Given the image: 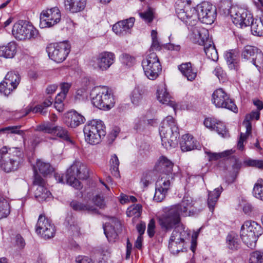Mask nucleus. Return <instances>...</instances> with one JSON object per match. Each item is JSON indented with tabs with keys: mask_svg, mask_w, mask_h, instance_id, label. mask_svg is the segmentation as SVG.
<instances>
[{
	"mask_svg": "<svg viewBox=\"0 0 263 263\" xmlns=\"http://www.w3.org/2000/svg\"><path fill=\"white\" fill-rule=\"evenodd\" d=\"M258 51V49L254 46H246L242 51V58L246 60L250 61L252 63Z\"/></svg>",
	"mask_w": 263,
	"mask_h": 263,
	"instance_id": "obj_39",
	"label": "nucleus"
},
{
	"mask_svg": "<svg viewBox=\"0 0 263 263\" xmlns=\"http://www.w3.org/2000/svg\"><path fill=\"white\" fill-rule=\"evenodd\" d=\"M103 229L104 234L108 240L111 241L117 238L118 236L117 232L110 223H106L103 226Z\"/></svg>",
	"mask_w": 263,
	"mask_h": 263,
	"instance_id": "obj_43",
	"label": "nucleus"
},
{
	"mask_svg": "<svg viewBox=\"0 0 263 263\" xmlns=\"http://www.w3.org/2000/svg\"><path fill=\"white\" fill-rule=\"evenodd\" d=\"M115 55L114 53L104 51L100 53L97 59V66L99 69L104 71L108 69L114 63Z\"/></svg>",
	"mask_w": 263,
	"mask_h": 263,
	"instance_id": "obj_20",
	"label": "nucleus"
},
{
	"mask_svg": "<svg viewBox=\"0 0 263 263\" xmlns=\"http://www.w3.org/2000/svg\"><path fill=\"white\" fill-rule=\"evenodd\" d=\"M92 201L95 204L101 209L104 208L105 206L104 198L100 195H97L92 199Z\"/></svg>",
	"mask_w": 263,
	"mask_h": 263,
	"instance_id": "obj_59",
	"label": "nucleus"
},
{
	"mask_svg": "<svg viewBox=\"0 0 263 263\" xmlns=\"http://www.w3.org/2000/svg\"><path fill=\"white\" fill-rule=\"evenodd\" d=\"M140 16L148 23L151 22L153 20V14L151 10L144 13H140Z\"/></svg>",
	"mask_w": 263,
	"mask_h": 263,
	"instance_id": "obj_62",
	"label": "nucleus"
},
{
	"mask_svg": "<svg viewBox=\"0 0 263 263\" xmlns=\"http://www.w3.org/2000/svg\"><path fill=\"white\" fill-rule=\"evenodd\" d=\"M231 16L233 23L240 28L249 26L252 14L248 10L239 7H233L230 10Z\"/></svg>",
	"mask_w": 263,
	"mask_h": 263,
	"instance_id": "obj_15",
	"label": "nucleus"
},
{
	"mask_svg": "<svg viewBox=\"0 0 263 263\" xmlns=\"http://www.w3.org/2000/svg\"><path fill=\"white\" fill-rule=\"evenodd\" d=\"M215 124L213 130H215L219 135L223 138H227L230 136L229 132L223 123L217 120Z\"/></svg>",
	"mask_w": 263,
	"mask_h": 263,
	"instance_id": "obj_46",
	"label": "nucleus"
},
{
	"mask_svg": "<svg viewBox=\"0 0 263 263\" xmlns=\"http://www.w3.org/2000/svg\"><path fill=\"white\" fill-rule=\"evenodd\" d=\"M185 235V232L183 231L182 232H179V229H176L174 230L173 231L172 235L170 237V240L172 242L174 241H182L184 244L185 239L184 236Z\"/></svg>",
	"mask_w": 263,
	"mask_h": 263,
	"instance_id": "obj_47",
	"label": "nucleus"
},
{
	"mask_svg": "<svg viewBox=\"0 0 263 263\" xmlns=\"http://www.w3.org/2000/svg\"><path fill=\"white\" fill-rule=\"evenodd\" d=\"M12 86L9 84L6 83V80H4L0 83V92L3 93L5 96H8L10 95L15 88H12Z\"/></svg>",
	"mask_w": 263,
	"mask_h": 263,
	"instance_id": "obj_51",
	"label": "nucleus"
},
{
	"mask_svg": "<svg viewBox=\"0 0 263 263\" xmlns=\"http://www.w3.org/2000/svg\"><path fill=\"white\" fill-rule=\"evenodd\" d=\"M252 63L257 67H263V53L260 51L256 53Z\"/></svg>",
	"mask_w": 263,
	"mask_h": 263,
	"instance_id": "obj_56",
	"label": "nucleus"
},
{
	"mask_svg": "<svg viewBox=\"0 0 263 263\" xmlns=\"http://www.w3.org/2000/svg\"><path fill=\"white\" fill-rule=\"evenodd\" d=\"M36 130L55 135L63 140L73 143L69 132L66 128L61 126H54L52 123L47 122L37 126Z\"/></svg>",
	"mask_w": 263,
	"mask_h": 263,
	"instance_id": "obj_12",
	"label": "nucleus"
},
{
	"mask_svg": "<svg viewBox=\"0 0 263 263\" xmlns=\"http://www.w3.org/2000/svg\"><path fill=\"white\" fill-rule=\"evenodd\" d=\"M157 32L156 30H153L151 32V36L152 39V48L155 49H160V46L159 42L157 39Z\"/></svg>",
	"mask_w": 263,
	"mask_h": 263,
	"instance_id": "obj_58",
	"label": "nucleus"
},
{
	"mask_svg": "<svg viewBox=\"0 0 263 263\" xmlns=\"http://www.w3.org/2000/svg\"><path fill=\"white\" fill-rule=\"evenodd\" d=\"M34 196L35 198L39 201L42 202L46 200L49 198L51 194L45 186H39L35 187L34 191Z\"/></svg>",
	"mask_w": 263,
	"mask_h": 263,
	"instance_id": "obj_36",
	"label": "nucleus"
},
{
	"mask_svg": "<svg viewBox=\"0 0 263 263\" xmlns=\"http://www.w3.org/2000/svg\"><path fill=\"white\" fill-rule=\"evenodd\" d=\"M61 19V13L58 7H53L43 11L40 16V26L42 27H50L57 24Z\"/></svg>",
	"mask_w": 263,
	"mask_h": 263,
	"instance_id": "obj_17",
	"label": "nucleus"
},
{
	"mask_svg": "<svg viewBox=\"0 0 263 263\" xmlns=\"http://www.w3.org/2000/svg\"><path fill=\"white\" fill-rule=\"evenodd\" d=\"M178 69L189 81H192L196 77V72L193 71L192 64L190 62L182 63L178 66Z\"/></svg>",
	"mask_w": 263,
	"mask_h": 263,
	"instance_id": "obj_28",
	"label": "nucleus"
},
{
	"mask_svg": "<svg viewBox=\"0 0 263 263\" xmlns=\"http://www.w3.org/2000/svg\"><path fill=\"white\" fill-rule=\"evenodd\" d=\"M33 185L34 187H36L39 186H45L46 181L37 174V172H34Z\"/></svg>",
	"mask_w": 263,
	"mask_h": 263,
	"instance_id": "obj_55",
	"label": "nucleus"
},
{
	"mask_svg": "<svg viewBox=\"0 0 263 263\" xmlns=\"http://www.w3.org/2000/svg\"><path fill=\"white\" fill-rule=\"evenodd\" d=\"M212 101L217 107L224 108L234 112L238 111L234 101L222 88L217 89L214 91Z\"/></svg>",
	"mask_w": 263,
	"mask_h": 263,
	"instance_id": "obj_13",
	"label": "nucleus"
},
{
	"mask_svg": "<svg viewBox=\"0 0 263 263\" xmlns=\"http://www.w3.org/2000/svg\"><path fill=\"white\" fill-rule=\"evenodd\" d=\"M205 153L208 156L209 161L218 160L221 158H226L233 153L232 149L225 151L221 153H212L208 149L205 150Z\"/></svg>",
	"mask_w": 263,
	"mask_h": 263,
	"instance_id": "obj_38",
	"label": "nucleus"
},
{
	"mask_svg": "<svg viewBox=\"0 0 263 263\" xmlns=\"http://www.w3.org/2000/svg\"><path fill=\"white\" fill-rule=\"evenodd\" d=\"M222 190V187L220 186L215 189L213 191L209 192L208 205L212 212H213L214 210L215 205Z\"/></svg>",
	"mask_w": 263,
	"mask_h": 263,
	"instance_id": "obj_29",
	"label": "nucleus"
},
{
	"mask_svg": "<svg viewBox=\"0 0 263 263\" xmlns=\"http://www.w3.org/2000/svg\"><path fill=\"white\" fill-rule=\"evenodd\" d=\"M84 117L75 110L70 111L67 114L65 123L72 128H76L83 123Z\"/></svg>",
	"mask_w": 263,
	"mask_h": 263,
	"instance_id": "obj_24",
	"label": "nucleus"
},
{
	"mask_svg": "<svg viewBox=\"0 0 263 263\" xmlns=\"http://www.w3.org/2000/svg\"><path fill=\"white\" fill-rule=\"evenodd\" d=\"M263 233L261 226L254 221H247L241 226L240 237L248 247H255L257 238Z\"/></svg>",
	"mask_w": 263,
	"mask_h": 263,
	"instance_id": "obj_5",
	"label": "nucleus"
},
{
	"mask_svg": "<svg viewBox=\"0 0 263 263\" xmlns=\"http://www.w3.org/2000/svg\"><path fill=\"white\" fill-rule=\"evenodd\" d=\"M12 32L14 36L19 40L34 39L38 35V31L32 24L23 20L14 24Z\"/></svg>",
	"mask_w": 263,
	"mask_h": 263,
	"instance_id": "obj_9",
	"label": "nucleus"
},
{
	"mask_svg": "<svg viewBox=\"0 0 263 263\" xmlns=\"http://www.w3.org/2000/svg\"><path fill=\"white\" fill-rule=\"evenodd\" d=\"M17 45L14 42H11L5 46H2V57L12 58L16 53Z\"/></svg>",
	"mask_w": 263,
	"mask_h": 263,
	"instance_id": "obj_31",
	"label": "nucleus"
},
{
	"mask_svg": "<svg viewBox=\"0 0 263 263\" xmlns=\"http://www.w3.org/2000/svg\"><path fill=\"white\" fill-rule=\"evenodd\" d=\"M70 45L67 42H62L49 45L46 51L51 60L61 63L65 60L70 51Z\"/></svg>",
	"mask_w": 263,
	"mask_h": 263,
	"instance_id": "obj_10",
	"label": "nucleus"
},
{
	"mask_svg": "<svg viewBox=\"0 0 263 263\" xmlns=\"http://www.w3.org/2000/svg\"><path fill=\"white\" fill-rule=\"evenodd\" d=\"M251 31L253 35L263 36V19H256L254 21L253 17L250 22Z\"/></svg>",
	"mask_w": 263,
	"mask_h": 263,
	"instance_id": "obj_33",
	"label": "nucleus"
},
{
	"mask_svg": "<svg viewBox=\"0 0 263 263\" xmlns=\"http://www.w3.org/2000/svg\"><path fill=\"white\" fill-rule=\"evenodd\" d=\"M35 231L45 239L51 238L55 234L54 226L51 223V220L42 214L39 216Z\"/></svg>",
	"mask_w": 263,
	"mask_h": 263,
	"instance_id": "obj_16",
	"label": "nucleus"
},
{
	"mask_svg": "<svg viewBox=\"0 0 263 263\" xmlns=\"http://www.w3.org/2000/svg\"><path fill=\"white\" fill-rule=\"evenodd\" d=\"M217 120L212 118H206L204 121V125L211 129H214Z\"/></svg>",
	"mask_w": 263,
	"mask_h": 263,
	"instance_id": "obj_63",
	"label": "nucleus"
},
{
	"mask_svg": "<svg viewBox=\"0 0 263 263\" xmlns=\"http://www.w3.org/2000/svg\"><path fill=\"white\" fill-rule=\"evenodd\" d=\"M253 192L256 198L263 200V180H259L255 184Z\"/></svg>",
	"mask_w": 263,
	"mask_h": 263,
	"instance_id": "obj_48",
	"label": "nucleus"
},
{
	"mask_svg": "<svg viewBox=\"0 0 263 263\" xmlns=\"http://www.w3.org/2000/svg\"><path fill=\"white\" fill-rule=\"evenodd\" d=\"M193 205V200L190 197H184L182 202L178 204L173 205V206H177L179 210V213L181 214L183 213H186L190 208Z\"/></svg>",
	"mask_w": 263,
	"mask_h": 263,
	"instance_id": "obj_41",
	"label": "nucleus"
},
{
	"mask_svg": "<svg viewBox=\"0 0 263 263\" xmlns=\"http://www.w3.org/2000/svg\"><path fill=\"white\" fill-rule=\"evenodd\" d=\"M23 154L17 148L3 147L0 150V166L6 172L16 170L23 162Z\"/></svg>",
	"mask_w": 263,
	"mask_h": 263,
	"instance_id": "obj_2",
	"label": "nucleus"
},
{
	"mask_svg": "<svg viewBox=\"0 0 263 263\" xmlns=\"http://www.w3.org/2000/svg\"><path fill=\"white\" fill-rule=\"evenodd\" d=\"M134 22V17L119 21L113 25L112 31L119 36L124 35L133 27Z\"/></svg>",
	"mask_w": 263,
	"mask_h": 263,
	"instance_id": "obj_21",
	"label": "nucleus"
},
{
	"mask_svg": "<svg viewBox=\"0 0 263 263\" xmlns=\"http://www.w3.org/2000/svg\"><path fill=\"white\" fill-rule=\"evenodd\" d=\"M157 94V99L161 103L171 106L175 111L177 105L174 98L167 92L165 86L159 87Z\"/></svg>",
	"mask_w": 263,
	"mask_h": 263,
	"instance_id": "obj_22",
	"label": "nucleus"
},
{
	"mask_svg": "<svg viewBox=\"0 0 263 263\" xmlns=\"http://www.w3.org/2000/svg\"><path fill=\"white\" fill-rule=\"evenodd\" d=\"M90 97L92 104L100 109L109 110L115 105L114 96L107 87L93 88L90 92Z\"/></svg>",
	"mask_w": 263,
	"mask_h": 263,
	"instance_id": "obj_3",
	"label": "nucleus"
},
{
	"mask_svg": "<svg viewBox=\"0 0 263 263\" xmlns=\"http://www.w3.org/2000/svg\"><path fill=\"white\" fill-rule=\"evenodd\" d=\"M84 133L85 141L89 144H99L106 135L105 126L101 120H93L84 126Z\"/></svg>",
	"mask_w": 263,
	"mask_h": 263,
	"instance_id": "obj_6",
	"label": "nucleus"
},
{
	"mask_svg": "<svg viewBox=\"0 0 263 263\" xmlns=\"http://www.w3.org/2000/svg\"><path fill=\"white\" fill-rule=\"evenodd\" d=\"M147 233L150 237H153L155 233V221L151 219L148 224Z\"/></svg>",
	"mask_w": 263,
	"mask_h": 263,
	"instance_id": "obj_60",
	"label": "nucleus"
},
{
	"mask_svg": "<svg viewBox=\"0 0 263 263\" xmlns=\"http://www.w3.org/2000/svg\"><path fill=\"white\" fill-rule=\"evenodd\" d=\"M86 5V0H64L65 9L73 13L83 11Z\"/></svg>",
	"mask_w": 263,
	"mask_h": 263,
	"instance_id": "obj_23",
	"label": "nucleus"
},
{
	"mask_svg": "<svg viewBox=\"0 0 263 263\" xmlns=\"http://www.w3.org/2000/svg\"><path fill=\"white\" fill-rule=\"evenodd\" d=\"M180 147L182 151L186 152L197 148V142L194 139L193 137L189 134L182 136L180 142Z\"/></svg>",
	"mask_w": 263,
	"mask_h": 263,
	"instance_id": "obj_27",
	"label": "nucleus"
},
{
	"mask_svg": "<svg viewBox=\"0 0 263 263\" xmlns=\"http://www.w3.org/2000/svg\"><path fill=\"white\" fill-rule=\"evenodd\" d=\"M204 50L207 57L214 61H216L218 59L217 51L213 44L212 41H209L205 46H204Z\"/></svg>",
	"mask_w": 263,
	"mask_h": 263,
	"instance_id": "obj_37",
	"label": "nucleus"
},
{
	"mask_svg": "<svg viewBox=\"0 0 263 263\" xmlns=\"http://www.w3.org/2000/svg\"><path fill=\"white\" fill-rule=\"evenodd\" d=\"M174 177V174H168V175L162 174L160 175L156 182L154 200L157 202H161L165 198Z\"/></svg>",
	"mask_w": 263,
	"mask_h": 263,
	"instance_id": "obj_11",
	"label": "nucleus"
},
{
	"mask_svg": "<svg viewBox=\"0 0 263 263\" xmlns=\"http://www.w3.org/2000/svg\"><path fill=\"white\" fill-rule=\"evenodd\" d=\"M34 172L39 171L44 176L47 175L52 172L53 169L50 163L45 162L41 160H37L36 164L33 166Z\"/></svg>",
	"mask_w": 263,
	"mask_h": 263,
	"instance_id": "obj_30",
	"label": "nucleus"
},
{
	"mask_svg": "<svg viewBox=\"0 0 263 263\" xmlns=\"http://www.w3.org/2000/svg\"><path fill=\"white\" fill-rule=\"evenodd\" d=\"M184 244L182 241H169L168 248L170 251L173 253H177L180 251H182Z\"/></svg>",
	"mask_w": 263,
	"mask_h": 263,
	"instance_id": "obj_50",
	"label": "nucleus"
},
{
	"mask_svg": "<svg viewBox=\"0 0 263 263\" xmlns=\"http://www.w3.org/2000/svg\"><path fill=\"white\" fill-rule=\"evenodd\" d=\"M225 59L230 69H237L239 60V52L237 50H230L225 53Z\"/></svg>",
	"mask_w": 263,
	"mask_h": 263,
	"instance_id": "obj_25",
	"label": "nucleus"
},
{
	"mask_svg": "<svg viewBox=\"0 0 263 263\" xmlns=\"http://www.w3.org/2000/svg\"><path fill=\"white\" fill-rule=\"evenodd\" d=\"M178 16L184 21L187 25L194 26L199 20L197 14V7L196 8H189L185 10H180L177 12Z\"/></svg>",
	"mask_w": 263,
	"mask_h": 263,
	"instance_id": "obj_19",
	"label": "nucleus"
},
{
	"mask_svg": "<svg viewBox=\"0 0 263 263\" xmlns=\"http://www.w3.org/2000/svg\"><path fill=\"white\" fill-rule=\"evenodd\" d=\"M173 163L166 157L162 156L159 158L156 170L162 174H174L172 173Z\"/></svg>",
	"mask_w": 263,
	"mask_h": 263,
	"instance_id": "obj_26",
	"label": "nucleus"
},
{
	"mask_svg": "<svg viewBox=\"0 0 263 263\" xmlns=\"http://www.w3.org/2000/svg\"><path fill=\"white\" fill-rule=\"evenodd\" d=\"M121 60L122 64L127 67L133 66L135 62V58L127 53H123L121 55Z\"/></svg>",
	"mask_w": 263,
	"mask_h": 263,
	"instance_id": "obj_52",
	"label": "nucleus"
},
{
	"mask_svg": "<svg viewBox=\"0 0 263 263\" xmlns=\"http://www.w3.org/2000/svg\"><path fill=\"white\" fill-rule=\"evenodd\" d=\"M6 83L12 86V88H16L21 80L19 74L15 71H11L7 73L5 79Z\"/></svg>",
	"mask_w": 263,
	"mask_h": 263,
	"instance_id": "obj_35",
	"label": "nucleus"
},
{
	"mask_svg": "<svg viewBox=\"0 0 263 263\" xmlns=\"http://www.w3.org/2000/svg\"><path fill=\"white\" fill-rule=\"evenodd\" d=\"M261 251H255L250 254L249 263H260Z\"/></svg>",
	"mask_w": 263,
	"mask_h": 263,
	"instance_id": "obj_57",
	"label": "nucleus"
},
{
	"mask_svg": "<svg viewBox=\"0 0 263 263\" xmlns=\"http://www.w3.org/2000/svg\"><path fill=\"white\" fill-rule=\"evenodd\" d=\"M226 242L228 248L232 250H237L240 247L238 236L233 232H231L228 235Z\"/></svg>",
	"mask_w": 263,
	"mask_h": 263,
	"instance_id": "obj_34",
	"label": "nucleus"
},
{
	"mask_svg": "<svg viewBox=\"0 0 263 263\" xmlns=\"http://www.w3.org/2000/svg\"><path fill=\"white\" fill-rule=\"evenodd\" d=\"M77 263H92L91 259L86 256H79L76 258Z\"/></svg>",
	"mask_w": 263,
	"mask_h": 263,
	"instance_id": "obj_64",
	"label": "nucleus"
},
{
	"mask_svg": "<svg viewBox=\"0 0 263 263\" xmlns=\"http://www.w3.org/2000/svg\"><path fill=\"white\" fill-rule=\"evenodd\" d=\"M244 163L248 166L258 168H263V161L249 159L245 161Z\"/></svg>",
	"mask_w": 263,
	"mask_h": 263,
	"instance_id": "obj_53",
	"label": "nucleus"
},
{
	"mask_svg": "<svg viewBox=\"0 0 263 263\" xmlns=\"http://www.w3.org/2000/svg\"><path fill=\"white\" fill-rule=\"evenodd\" d=\"M71 86V84L69 83L64 82L61 83L60 88L61 91L60 93L62 94L64 97H66Z\"/></svg>",
	"mask_w": 263,
	"mask_h": 263,
	"instance_id": "obj_61",
	"label": "nucleus"
},
{
	"mask_svg": "<svg viewBox=\"0 0 263 263\" xmlns=\"http://www.w3.org/2000/svg\"><path fill=\"white\" fill-rule=\"evenodd\" d=\"M162 144L166 148L175 147L178 145L179 133L175 119L168 116L162 122L159 129Z\"/></svg>",
	"mask_w": 263,
	"mask_h": 263,
	"instance_id": "obj_1",
	"label": "nucleus"
},
{
	"mask_svg": "<svg viewBox=\"0 0 263 263\" xmlns=\"http://www.w3.org/2000/svg\"><path fill=\"white\" fill-rule=\"evenodd\" d=\"M144 92L139 87H135L130 95V100L132 102L136 105H138L141 102Z\"/></svg>",
	"mask_w": 263,
	"mask_h": 263,
	"instance_id": "obj_42",
	"label": "nucleus"
},
{
	"mask_svg": "<svg viewBox=\"0 0 263 263\" xmlns=\"http://www.w3.org/2000/svg\"><path fill=\"white\" fill-rule=\"evenodd\" d=\"M180 215L177 206L172 205L166 208L159 218V222L161 228L165 231L179 228L181 224Z\"/></svg>",
	"mask_w": 263,
	"mask_h": 263,
	"instance_id": "obj_7",
	"label": "nucleus"
},
{
	"mask_svg": "<svg viewBox=\"0 0 263 263\" xmlns=\"http://www.w3.org/2000/svg\"><path fill=\"white\" fill-rule=\"evenodd\" d=\"M260 113L259 111H252L250 114H247L246 116L245 119L243 122L245 125L246 131V133H241L240 137L237 143V147L238 149L243 151L244 148L243 142L246 140L247 137L251 134L252 125L250 122L251 121L255 119L258 120L259 118Z\"/></svg>",
	"mask_w": 263,
	"mask_h": 263,
	"instance_id": "obj_18",
	"label": "nucleus"
},
{
	"mask_svg": "<svg viewBox=\"0 0 263 263\" xmlns=\"http://www.w3.org/2000/svg\"><path fill=\"white\" fill-rule=\"evenodd\" d=\"M110 165V171L112 175L116 177L119 176V161L116 154L112 155L109 161Z\"/></svg>",
	"mask_w": 263,
	"mask_h": 263,
	"instance_id": "obj_45",
	"label": "nucleus"
},
{
	"mask_svg": "<svg viewBox=\"0 0 263 263\" xmlns=\"http://www.w3.org/2000/svg\"><path fill=\"white\" fill-rule=\"evenodd\" d=\"M142 65L145 76L152 80H155L162 70L161 65L155 52L148 54L146 59L142 61Z\"/></svg>",
	"mask_w": 263,
	"mask_h": 263,
	"instance_id": "obj_8",
	"label": "nucleus"
},
{
	"mask_svg": "<svg viewBox=\"0 0 263 263\" xmlns=\"http://www.w3.org/2000/svg\"><path fill=\"white\" fill-rule=\"evenodd\" d=\"M70 206L74 211L78 212H96L97 211V209L93 206L83 203L77 200H72L70 203Z\"/></svg>",
	"mask_w": 263,
	"mask_h": 263,
	"instance_id": "obj_32",
	"label": "nucleus"
},
{
	"mask_svg": "<svg viewBox=\"0 0 263 263\" xmlns=\"http://www.w3.org/2000/svg\"><path fill=\"white\" fill-rule=\"evenodd\" d=\"M141 210L142 206L138 204L128 208L126 214L128 217L134 216L135 217H139L141 215Z\"/></svg>",
	"mask_w": 263,
	"mask_h": 263,
	"instance_id": "obj_49",
	"label": "nucleus"
},
{
	"mask_svg": "<svg viewBox=\"0 0 263 263\" xmlns=\"http://www.w3.org/2000/svg\"><path fill=\"white\" fill-rule=\"evenodd\" d=\"M196 42L200 45L205 46L209 41H212L209 37V31L205 28H202L197 31Z\"/></svg>",
	"mask_w": 263,
	"mask_h": 263,
	"instance_id": "obj_40",
	"label": "nucleus"
},
{
	"mask_svg": "<svg viewBox=\"0 0 263 263\" xmlns=\"http://www.w3.org/2000/svg\"><path fill=\"white\" fill-rule=\"evenodd\" d=\"M89 177L86 166L79 160H75L67 169L66 174V182L77 189L81 187L79 180L86 179Z\"/></svg>",
	"mask_w": 263,
	"mask_h": 263,
	"instance_id": "obj_4",
	"label": "nucleus"
},
{
	"mask_svg": "<svg viewBox=\"0 0 263 263\" xmlns=\"http://www.w3.org/2000/svg\"><path fill=\"white\" fill-rule=\"evenodd\" d=\"M20 126H8L0 129V133H10L21 135L23 131L19 130Z\"/></svg>",
	"mask_w": 263,
	"mask_h": 263,
	"instance_id": "obj_54",
	"label": "nucleus"
},
{
	"mask_svg": "<svg viewBox=\"0 0 263 263\" xmlns=\"http://www.w3.org/2000/svg\"><path fill=\"white\" fill-rule=\"evenodd\" d=\"M199 20L202 23L212 24L216 17V9L211 3L203 2L197 6Z\"/></svg>",
	"mask_w": 263,
	"mask_h": 263,
	"instance_id": "obj_14",
	"label": "nucleus"
},
{
	"mask_svg": "<svg viewBox=\"0 0 263 263\" xmlns=\"http://www.w3.org/2000/svg\"><path fill=\"white\" fill-rule=\"evenodd\" d=\"M10 212L8 202L3 197H0V219L6 217Z\"/></svg>",
	"mask_w": 263,
	"mask_h": 263,
	"instance_id": "obj_44",
	"label": "nucleus"
}]
</instances>
